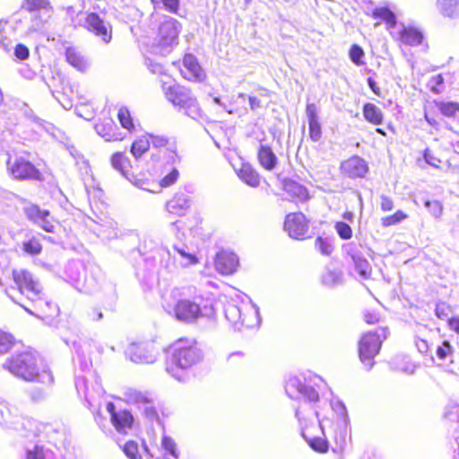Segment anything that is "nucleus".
<instances>
[{
  "instance_id": "1",
  "label": "nucleus",
  "mask_w": 459,
  "mask_h": 459,
  "mask_svg": "<svg viewBox=\"0 0 459 459\" xmlns=\"http://www.w3.org/2000/svg\"><path fill=\"white\" fill-rule=\"evenodd\" d=\"M75 387L79 394H84L89 408L94 412L95 421L108 437H113L115 429V405L112 396L106 394L100 379L94 374L78 376Z\"/></svg>"
},
{
  "instance_id": "2",
  "label": "nucleus",
  "mask_w": 459,
  "mask_h": 459,
  "mask_svg": "<svg viewBox=\"0 0 459 459\" xmlns=\"http://www.w3.org/2000/svg\"><path fill=\"white\" fill-rule=\"evenodd\" d=\"M153 151L149 160L153 174L164 175L160 185L168 187L173 185L178 178V166L181 158L178 154L176 146L169 143V139L162 135L148 134Z\"/></svg>"
},
{
  "instance_id": "3",
  "label": "nucleus",
  "mask_w": 459,
  "mask_h": 459,
  "mask_svg": "<svg viewBox=\"0 0 459 459\" xmlns=\"http://www.w3.org/2000/svg\"><path fill=\"white\" fill-rule=\"evenodd\" d=\"M38 360L36 352L24 351L7 359L3 368L23 380L51 384L53 382L51 372L47 368L40 370Z\"/></svg>"
},
{
  "instance_id": "4",
  "label": "nucleus",
  "mask_w": 459,
  "mask_h": 459,
  "mask_svg": "<svg viewBox=\"0 0 459 459\" xmlns=\"http://www.w3.org/2000/svg\"><path fill=\"white\" fill-rule=\"evenodd\" d=\"M204 354L194 340L181 339L171 346V357L166 371L179 382L186 380L185 370L203 359Z\"/></svg>"
},
{
  "instance_id": "5",
  "label": "nucleus",
  "mask_w": 459,
  "mask_h": 459,
  "mask_svg": "<svg viewBox=\"0 0 459 459\" xmlns=\"http://www.w3.org/2000/svg\"><path fill=\"white\" fill-rule=\"evenodd\" d=\"M168 312L172 313L178 321L186 324H194L203 317L212 319L215 316L212 300L204 299L202 296H195L193 299L180 297Z\"/></svg>"
},
{
  "instance_id": "6",
  "label": "nucleus",
  "mask_w": 459,
  "mask_h": 459,
  "mask_svg": "<svg viewBox=\"0 0 459 459\" xmlns=\"http://www.w3.org/2000/svg\"><path fill=\"white\" fill-rule=\"evenodd\" d=\"M172 247L174 252L178 254V257L174 255L172 258L171 254L167 247L158 248L156 252L157 256H152L153 260H159L160 269H163L168 273H173L176 269V262L184 268L198 264L199 260L197 256L193 252L192 248L186 244L178 241L174 243Z\"/></svg>"
},
{
  "instance_id": "7",
  "label": "nucleus",
  "mask_w": 459,
  "mask_h": 459,
  "mask_svg": "<svg viewBox=\"0 0 459 459\" xmlns=\"http://www.w3.org/2000/svg\"><path fill=\"white\" fill-rule=\"evenodd\" d=\"M181 24L174 18L166 16L160 22L155 43L151 47V53L166 56L178 44Z\"/></svg>"
},
{
  "instance_id": "8",
  "label": "nucleus",
  "mask_w": 459,
  "mask_h": 459,
  "mask_svg": "<svg viewBox=\"0 0 459 459\" xmlns=\"http://www.w3.org/2000/svg\"><path fill=\"white\" fill-rule=\"evenodd\" d=\"M224 314L234 331L252 328L260 324L259 311L255 306H238L235 302H228L225 305Z\"/></svg>"
},
{
  "instance_id": "9",
  "label": "nucleus",
  "mask_w": 459,
  "mask_h": 459,
  "mask_svg": "<svg viewBox=\"0 0 459 459\" xmlns=\"http://www.w3.org/2000/svg\"><path fill=\"white\" fill-rule=\"evenodd\" d=\"M389 335L386 327H380L362 335L359 342V355L360 361L368 370L375 364L374 359L379 353L384 340Z\"/></svg>"
},
{
  "instance_id": "10",
  "label": "nucleus",
  "mask_w": 459,
  "mask_h": 459,
  "mask_svg": "<svg viewBox=\"0 0 459 459\" xmlns=\"http://www.w3.org/2000/svg\"><path fill=\"white\" fill-rule=\"evenodd\" d=\"M164 92L167 100L175 107H178L179 110H183L185 115L193 119H198L201 117L197 100L187 88L173 84L164 88Z\"/></svg>"
},
{
  "instance_id": "11",
  "label": "nucleus",
  "mask_w": 459,
  "mask_h": 459,
  "mask_svg": "<svg viewBox=\"0 0 459 459\" xmlns=\"http://www.w3.org/2000/svg\"><path fill=\"white\" fill-rule=\"evenodd\" d=\"M285 391L291 399H303L309 403L312 413L317 417V411L314 408L319 401L318 392L311 385H307L299 377H290L286 381Z\"/></svg>"
},
{
  "instance_id": "12",
  "label": "nucleus",
  "mask_w": 459,
  "mask_h": 459,
  "mask_svg": "<svg viewBox=\"0 0 459 459\" xmlns=\"http://www.w3.org/2000/svg\"><path fill=\"white\" fill-rule=\"evenodd\" d=\"M13 281L21 295L28 299H35L40 294L42 286L39 280L28 270L15 269L13 271Z\"/></svg>"
},
{
  "instance_id": "13",
  "label": "nucleus",
  "mask_w": 459,
  "mask_h": 459,
  "mask_svg": "<svg viewBox=\"0 0 459 459\" xmlns=\"http://www.w3.org/2000/svg\"><path fill=\"white\" fill-rule=\"evenodd\" d=\"M7 169L13 178L19 180L40 179L39 170L29 160L22 157L9 158Z\"/></svg>"
},
{
  "instance_id": "14",
  "label": "nucleus",
  "mask_w": 459,
  "mask_h": 459,
  "mask_svg": "<svg viewBox=\"0 0 459 459\" xmlns=\"http://www.w3.org/2000/svg\"><path fill=\"white\" fill-rule=\"evenodd\" d=\"M13 300L23 307L29 314L33 315L37 317H49L54 316L58 312L57 306L48 301L45 299L42 289L40 290V294L38 295L35 299H28L29 301L31 302L32 308L27 307L25 304L21 303L18 300L13 299Z\"/></svg>"
},
{
  "instance_id": "15",
  "label": "nucleus",
  "mask_w": 459,
  "mask_h": 459,
  "mask_svg": "<svg viewBox=\"0 0 459 459\" xmlns=\"http://www.w3.org/2000/svg\"><path fill=\"white\" fill-rule=\"evenodd\" d=\"M23 212L28 220L40 227L47 232H54V220L48 210L41 209L39 206L30 204L23 208Z\"/></svg>"
},
{
  "instance_id": "16",
  "label": "nucleus",
  "mask_w": 459,
  "mask_h": 459,
  "mask_svg": "<svg viewBox=\"0 0 459 459\" xmlns=\"http://www.w3.org/2000/svg\"><path fill=\"white\" fill-rule=\"evenodd\" d=\"M117 402L124 403L127 405H140L154 402L152 394L149 391H141L128 385H123L117 394Z\"/></svg>"
},
{
  "instance_id": "17",
  "label": "nucleus",
  "mask_w": 459,
  "mask_h": 459,
  "mask_svg": "<svg viewBox=\"0 0 459 459\" xmlns=\"http://www.w3.org/2000/svg\"><path fill=\"white\" fill-rule=\"evenodd\" d=\"M82 26L89 31L100 37L106 43L112 39V29L108 28L104 21L95 13H84Z\"/></svg>"
},
{
  "instance_id": "18",
  "label": "nucleus",
  "mask_w": 459,
  "mask_h": 459,
  "mask_svg": "<svg viewBox=\"0 0 459 459\" xmlns=\"http://www.w3.org/2000/svg\"><path fill=\"white\" fill-rule=\"evenodd\" d=\"M284 230L292 238H303L308 230L305 215L302 212L289 213L285 218Z\"/></svg>"
},
{
  "instance_id": "19",
  "label": "nucleus",
  "mask_w": 459,
  "mask_h": 459,
  "mask_svg": "<svg viewBox=\"0 0 459 459\" xmlns=\"http://www.w3.org/2000/svg\"><path fill=\"white\" fill-rule=\"evenodd\" d=\"M343 251L351 257L354 270L363 279H368L372 272L369 262L361 255L358 246L353 243H348L342 247Z\"/></svg>"
},
{
  "instance_id": "20",
  "label": "nucleus",
  "mask_w": 459,
  "mask_h": 459,
  "mask_svg": "<svg viewBox=\"0 0 459 459\" xmlns=\"http://www.w3.org/2000/svg\"><path fill=\"white\" fill-rule=\"evenodd\" d=\"M125 356L134 363L152 364L156 357L149 351L143 342H131L125 350Z\"/></svg>"
},
{
  "instance_id": "21",
  "label": "nucleus",
  "mask_w": 459,
  "mask_h": 459,
  "mask_svg": "<svg viewBox=\"0 0 459 459\" xmlns=\"http://www.w3.org/2000/svg\"><path fill=\"white\" fill-rule=\"evenodd\" d=\"M368 169L367 162L359 156H352L341 164L342 172L351 178H363Z\"/></svg>"
},
{
  "instance_id": "22",
  "label": "nucleus",
  "mask_w": 459,
  "mask_h": 459,
  "mask_svg": "<svg viewBox=\"0 0 459 459\" xmlns=\"http://www.w3.org/2000/svg\"><path fill=\"white\" fill-rule=\"evenodd\" d=\"M238 266V257L236 254L229 251H221L215 258L216 270L224 275L232 274Z\"/></svg>"
},
{
  "instance_id": "23",
  "label": "nucleus",
  "mask_w": 459,
  "mask_h": 459,
  "mask_svg": "<svg viewBox=\"0 0 459 459\" xmlns=\"http://www.w3.org/2000/svg\"><path fill=\"white\" fill-rule=\"evenodd\" d=\"M117 171H119L121 176L128 180L134 186L143 188L144 181L142 178H139L138 176L134 175V172L131 171V165L129 163L128 159L121 152H117Z\"/></svg>"
},
{
  "instance_id": "24",
  "label": "nucleus",
  "mask_w": 459,
  "mask_h": 459,
  "mask_svg": "<svg viewBox=\"0 0 459 459\" xmlns=\"http://www.w3.org/2000/svg\"><path fill=\"white\" fill-rule=\"evenodd\" d=\"M125 455L129 459H152L154 455L144 442H142L141 447L134 440H129L122 446Z\"/></svg>"
},
{
  "instance_id": "25",
  "label": "nucleus",
  "mask_w": 459,
  "mask_h": 459,
  "mask_svg": "<svg viewBox=\"0 0 459 459\" xmlns=\"http://www.w3.org/2000/svg\"><path fill=\"white\" fill-rule=\"evenodd\" d=\"M306 115L308 122L309 137L313 142H318L322 137V130L317 114V107L315 103L307 104Z\"/></svg>"
},
{
  "instance_id": "26",
  "label": "nucleus",
  "mask_w": 459,
  "mask_h": 459,
  "mask_svg": "<svg viewBox=\"0 0 459 459\" xmlns=\"http://www.w3.org/2000/svg\"><path fill=\"white\" fill-rule=\"evenodd\" d=\"M397 35L402 43L409 46H418L421 44L423 39L421 31L412 27H406L403 24H401Z\"/></svg>"
},
{
  "instance_id": "27",
  "label": "nucleus",
  "mask_w": 459,
  "mask_h": 459,
  "mask_svg": "<svg viewBox=\"0 0 459 459\" xmlns=\"http://www.w3.org/2000/svg\"><path fill=\"white\" fill-rule=\"evenodd\" d=\"M190 207V199L184 194H176L172 199L167 203V210L169 212L183 216Z\"/></svg>"
},
{
  "instance_id": "28",
  "label": "nucleus",
  "mask_w": 459,
  "mask_h": 459,
  "mask_svg": "<svg viewBox=\"0 0 459 459\" xmlns=\"http://www.w3.org/2000/svg\"><path fill=\"white\" fill-rule=\"evenodd\" d=\"M134 423L135 419L131 410H117V433L127 434L133 429Z\"/></svg>"
},
{
  "instance_id": "29",
  "label": "nucleus",
  "mask_w": 459,
  "mask_h": 459,
  "mask_svg": "<svg viewBox=\"0 0 459 459\" xmlns=\"http://www.w3.org/2000/svg\"><path fill=\"white\" fill-rule=\"evenodd\" d=\"M283 189L293 198L299 202L307 201L310 196L307 187L292 179H286L283 183Z\"/></svg>"
},
{
  "instance_id": "30",
  "label": "nucleus",
  "mask_w": 459,
  "mask_h": 459,
  "mask_svg": "<svg viewBox=\"0 0 459 459\" xmlns=\"http://www.w3.org/2000/svg\"><path fill=\"white\" fill-rule=\"evenodd\" d=\"M97 134L105 141L111 142L115 136L114 121L111 117H103L95 125Z\"/></svg>"
},
{
  "instance_id": "31",
  "label": "nucleus",
  "mask_w": 459,
  "mask_h": 459,
  "mask_svg": "<svg viewBox=\"0 0 459 459\" xmlns=\"http://www.w3.org/2000/svg\"><path fill=\"white\" fill-rule=\"evenodd\" d=\"M21 426L25 432L24 435L27 437H30V436H39L48 428L47 425L39 422L38 420L31 418L22 419Z\"/></svg>"
},
{
  "instance_id": "32",
  "label": "nucleus",
  "mask_w": 459,
  "mask_h": 459,
  "mask_svg": "<svg viewBox=\"0 0 459 459\" xmlns=\"http://www.w3.org/2000/svg\"><path fill=\"white\" fill-rule=\"evenodd\" d=\"M258 160L260 164L267 170L274 169L277 163V157L269 146L260 145L258 150Z\"/></svg>"
},
{
  "instance_id": "33",
  "label": "nucleus",
  "mask_w": 459,
  "mask_h": 459,
  "mask_svg": "<svg viewBox=\"0 0 459 459\" xmlns=\"http://www.w3.org/2000/svg\"><path fill=\"white\" fill-rule=\"evenodd\" d=\"M117 118L118 119L121 126L129 134H133L136 130L137 123L126 107L123 106L119 108Z\"/></svg>"
},
{
  "instance_id": "34",
  "label": "nucleus",
  "mask_w": 459,
  "mask_h": 459,
  "mask_svg": "<svg viewBox=\"0 0 459 459\" xmlns=\"http://www.w3.org/2000/svg\"><path fill=\"white\" fill-rule=\"evenodd\" d=\"M238 177L250 186L255 187L260 184L259 175L249 164L242 165L238 171Z\"/></svg>"
},
{
  "instance_id": "35",
  "label": "nucleus",
  "mask_w": 459,
  "mask_h": 459,
  "mask_svg": "<svg viewBox=\"0 0 459 459\" xmlns=\"http://www.w3.org/2000/svg\"><path fill=\"white\" fill-rule=\"evenodd\" d=\"M363 116L371 124L381 125L383 123L382 111L375 104L366 103L363 106Z\"/></svg>"
},
{
  "instance_id": "36",
  "label": "nucleus",
  "mask_w": 459,
  "mask_h": 459,
  "mask_svg": "<svg viewBox=\"0 0 459 459\" xmlns=\"http://www.w3.org/2000/svg\"><path fill=\"white\" fill-rule=\"evenodd\" d=\"M27 459H55V455L49 448L36 444L32 448H27Z\"/></svg>"
},
{
  "instance_id": "37",
  "label": "nucleus",
  "mask_w": 459,
  "mask_h": 459,
  "mask_svg": "<svg viewBox=\"0 0 459 459\" xmlns=\"http://www.w3.org/2000/svg\"><path fill=\"white\" fill-rule=\"evenodd\" d=\"M67 62L80 71L87 67V62L74 48H67L65 50Z\"/></svg>"
},
{
  "instance_id": "38",
  "label": "nucleus",
  "mask_w": 459,
  "mask_h": 459,
  "mask_svg": "<svg viewBox=\"0 0 459 459\" xmlns=\"http://www.w3.org/2000/svg\"><path fill=\"white\" fill-rule=\"evenodd\" d=\"M440 12L449 17L459 15V0H438Z\"/></svg>"
},
{
  "instance_id": "39",
  "label": "nucleus",
  "mask_w": 459,
  "mask_h": 459,
  "mask_svg": "<svg viewBox=\"0 0 459 459\" xmlns=\"http://www.w3.org/2000/svg\"><path fill=\"white\" fill-rule=\"evenodd\" d=\"M88 351V345H80L75 349L74 362L79 363L80 368L82 371L88 370L91 366V361L89 356L86 355Z\"/></svg>"
},
{
  "instance_id": "40",
  "label": "nucleus",
  "mask_w": 459,
  "mask_h": 459,
  "mask_svg": "<svg viewBox=\"0 0 459 459\" xmlns=\"http://www.w3.org/2000/svg\"><path fill=\"white\" fill-rule=\"evenodd\" d=\"M392 363L396 369L409 375L413 374L416 368V366L410 361L408 357L403 355L396 356Z\"/></svg>"
},
{
  "instance_id": "41",
  "label": "nucleus",
  "mask_w": 459,
  "mask_h": 459,
  "mask_svg": "<svg viewBox=\"0 0 459 459\" xmlns=\"http://www.w3.org/2000/svg\"><path fill=\"white\" fill-rule=\"evenodd\" d=\"M151 142L148 134L135 140L131 146L132 154L137 159L149 150Z\"/></svg>"
},
{
  "instance_id": "42",
  "label": "nucleus",
  "mask_w": 459,
  "mask_h": 459,
  "mask_svg": "<svg viewBox=\"0 0 459 459\" xmlns=\"http://www.w3.org/2000/svg\"><path fill=\"white\" fill-rule=\"evenodd\" d=\"M184 66L189 71L191 76L200 79L202 76V69L196 58L193 55H186L183 59Z\"/></svg>"
},
{
  "instance_id": "43",
  "label": "nucleus",
  "mask_w": 459,
  "mask_h": 459,
  "mask_svg": "<svg viewBox=\"0 0 459 459\" xmlns=\"http://www.w3.org/2000/svg\"><path fill=\"white\" fill-rule=\"evenodd\" d=\"M373 15L375 18H378L385 21L389 25L390 28H394L396 26L395 14L386 7L375 9L373 12Z\"/></svg>"
},
{
  "instance_id": "44",
  "label": "nucleus",
  "mask_w": 459,
  "mask_h": 459,
  "mask_svg": "<svg viewBox=\"0 0 459 459\" xmlns=\"http://www.w3.org/2000/svg\"><path fill=\"white\" fill-rule=\"evenodd\" d=\"M321 282L328 288H333L342 283V273L340 272L327 270L322 274Z\"/></svg>"
},
{
  "instance_id": "45",
  "label": "nucleus",
  "mask_w": 459,
  "mask_h": 459,
  "mask_svg": "<svg viewBox=\"0 0 459 459\" xmlns=\"http://www.w3.org/2000/svg\"><path fill=\"white\" fill-rule=\"evenodd\" d=\"M142 404L143 405V414L145 420L151 423H157L161 426V420L159 415L158 409L153 405V402Z\"/></svg>"
},
{
  "instance_id": "46",
  "label": "nucleus",
  "mask_w": 459,
  "mask_h": 459,
  "mask_svg": "<svg viewBox=\"0 0 459 459\" xmlns=\"http://www.w3.org/2000/svg\"><path fill=\"white\" fill-rule=\"evenodd\" d=\"M437 106L441 114L447 117H455L459 113V103L455 101H441Z\"/></svg>"
},
{
  "instance_id": "47",
  "label": "nucleus",
  "mask_w": 459,
  "mask_h": 459,
  "mask_svg": "<svg viewBox=\"0 0 459 459\" xmlns=\"http://www.w3.org/2000/svg\"><path fill=\"white\" fill-rule=\"evenodd\" d=\"M22 250L29 255H38L42 251V245L39 238L32 237L22 242Z\"/></svg>"
},
{
  "instance_id": "48",
  "label": "nucleus",
  "mask_w": 459,
  "mask_h": 459,
  "mask_svg": "<svg viewBox=\"0 0 459 459\" xmlns=\"http://www.w3.org/2000/svg\"><path fill=\"white\" fill-rule=\"evenodd\" d=\"M302 436L313 450L319 453H325L328 450V443L325 439L319 437L307 438L304 432L302 433Z\"/></svg>"
},
{
  "instance_id": "49",
  "label": "nucleus",
  "mask_w": 459,
  "mask_h": 459,
  "mask_svg": "<svg viewBox=\"0 0 459 459\" xmlns=\"http://www.w3.org/2000/svg\"><path fill=\"white\" fill-rule=\"evenodd\" d=\"M11 30L7 22L0 21V45L5 51L10 50L12 40L8 37V32Z\"/></svg>"
},
{
  "instance_id": "50",
  "label": "nucleus",
  "mask_w": 459,
  "mask_h": 459,
  "mask_svg": "<svg viewBox=\"0 0 459 459\" xmlns=\"http://www.w3.org/2000/svg\"><path fill=\"white\" fill-rule=\"evenodd\" d=\"M13 343L14 339L13 335L0 330V355L8 352Z\"/></svg>"
},
{
  "instance_id": "51",
  "label": "nucleus",
  "mask_w": 459,
  "mask_h": 459,
  "mask_svg": "<svg viewBox=\"0 0 459 459\" xmlns=\"http://www.w3.org/2000/svg\"><path fill=\"white\" fill-rule=\"evenodd\" d=\"M334 229L342 239L348 240L352 238V229L345 221H337L334 225Z\"/></svg>"
},
{
  "instance_id": "52",
  "label": "nucleus",
  "mask_w": 459,
  "mask_h": 459,
  "mask_svg": "<svg viewBox=\"0 0 459 459\" xmlns=\"http://www.w3.org/2000/svg\"><path fill=\"white\" fill-rule=\"evenodd\" d=\"M364 55H365L364 50L360 46H359L357 44H353L351 47L350 51H349V56H350V59L351 60V62L353 64H355L356 65H360L363 64L362 58H363Z\"/></svg>"
},
{
  "instance_id": "53",
  "label": "nucleus",
  "mask_w": 459,
  "mask_h": 459,
  "mask_svg": "<svg viewBox=\"0 0 459 459\" xmlns=\"http://www.w3.org/2000/svg\"><path fill=\"white\" fill-rule=\"evenodd\" d=\"M454 347L448 341H443L442 344L437 346L436 354L440 360H446L449 356L453 355Z\"/></svg>"
},
{
  "instance_id": "54",
  "label": "nucleus",
  "mask_w": 459,
  "mask_h": 459,
  "mask_svg": "<svg viewBox=\"0 0 459 459\" xmlns=\"http://www.w3.org/2000/svg\"><path fill=\"white\" fill-rule=\"evenodd\" d=\"M425 207L429 210L432 216L438 218L443 212V206L439 201L425 199Z\"/></svg>"
},
{
  "instance_id": "55",
  "label": "nucleus",
  "mask_w": 459,
  "mask_h": 459,
  "mask_svg": "<svg viewBox=\"0 0 459 459\" xmlns=\"http://www.w3.org/2000/svg\"><path fill=\"white\" fill-rule=\"evenodd\" d=\"M450 313L451 307L447 303L439 301L436 304L435 314L439 319L448 321Z\"/></svg>"
},
{
  "instance_id": "56",
  "label": "nucleus",
  "mask_w": 459,
  "mask_h": 459,
  "mask_svg": "<svg viewBox=\"0 0 459 459\" xmlns=\"http://www.w3.org/2000/svg\"><path fill=\"white\" fill-rule=\"evenodd\" d=\"M154 7L162 4L165 10L169 13H177L179 6V0H151Z\"/></svg>"
},
{
  "instance_id": "57",
  "label": "nucleus",
  "mask_w": 459,
  "mask_h": 459,
  "mask_svg": "<svg viewBox=\"0 0 459 459\" xmlns=\"http://www.w3.org/2000/svg\"><path fill=\"white\" fill-rule=\"evenodd\" d=\"M407 215L403 211H397L393 215L382 218V225L388 227L391 225L397 224L405 219Z\"/></svg>"
},
{
  "instance_id": "58",
  "label": "nucleus",
  "mask_w": 459,
  "mask_h": 459,
  "mask_svg": "<svg viewBox=\"0 0 459 459\" xmlns=\"http://www.w3.org/2000/svg\"><path fill=\"white\" fill-rule=\"evenodd\" d=\"M316 247L324 255H331L333 250L332 244L327 239L323 238L322 237L316 238Z\"/></svg>"
},
{
  "instance_id": "59",
  "label": "nucleus",
  "mask_w": 459,
  "mask_h": 459,
  "mask_svg": "<svg viewBox=\"0 0 459 459\" xmlns=\"http://www.w3.org/2000/svg\"><path fill=\"white\" fill-rule=\"evenodd\" d=\"M161 446L163 449L174 458H178V455L176 448L174 440L167 436H163Z\"/></svg>"
},
{
  "instance_id": "60",
  "label": "nucleus",
  "mask_w": 459,
  "mask_h": 459,
  "mask_svg": "<svg viewBox=\"0 0 459 459\" xmlns=\"http://www.w3.org/2000/svg\"><path fill=\"white\" fill-rule=\"evenodd\" d=\"M48 4V0H26L23 6L28 11L32 12L41 8H46Z\"/></svg>"
},
{
  "instance_id": "61",
  "label": "nucleus",
  "mask_w": 459,
  "mask_h": 459,
  "mask_svg": "<svg viewBox=\"0 0 459 459\" xmlns=\"http://www.w3.org/2000/svg\"><path fill=\"white\" fill-rule=\"evenodd\" d=\"M11 411L7 404L4 402H0V424H12L10 420Z\"/></svg>"
},
{
  "instance_id": "62",
  "label": "nucleus",
  "mask_w": 459,
  "mask_h": 459,
  "mask_svg": "<svg viewBox=\"0 0 459 459\" xmlns=\"http://www.w3.org/2000/svg\"><path fill=\"white\" fill-rule=\"evenodd\" d=\"M145 65L152 74H160L163 73V66L151 57L145 58Z\"/></svg>"
},
{
  "instance_id": "63",
  "label": "nucleus",
  "mask_w": 459,
  "mask_h": 459,
  "mask_svg": "<svg viewBox=\"0 0 459 459\" xmlns=\"http://www.w3.org/2000/svg\"><path fill=\"white\" fill-rule=\"evenodd\" d=\"M14 55L21 60H25L29 57V48L23 44H17L14 48Z\"/></svg>"
},
{
  "instance_id": "64",
  "label": "nucleus",
  "mask_w": 459,
  "mask_h": 459,
  "mask_svg": "<svg viewBox=\"0 0 459 459\" xmlns=\"http://www.w3.org/2000/svg\"><path fill=\"white\" fill-rule=\"evenodd\" d=\"M423 157L425 161L430 166H433L435 168L438 167L437 162H440V160L434 157V155L432 154L431 151L429 148L425 149Z\"/></svg>"
}]
</instances>
